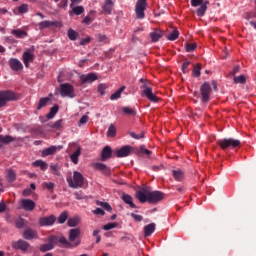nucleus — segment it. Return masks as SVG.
Listing matches in <instances>:
<instances>
[{"instance_id":"obj_17","label":"nucleus","mask_w":256,"mask_h":256,"mask_svg":"<svg viewBox=\"0 0 256 256\" xmlns=\"http://www.w3.org/2000/svg\"><path fill=\"white\" fill-rule=\"evenodd\" d=\"M131 149L132 147L129 145L123 146L122 148L115 150V155L118 158L129 157V155H131Z\"/></svg>"},{"instance_id":"obj_7","label":"nucleus","mask_w":256,"mask_h":256,"mask_svg":"<svg viewBox=\"0 0 256 256\" xmlns=\"http://www.w3.org/2000/svg\"><path fill=\"white\" fill-rule=\"evenodd\" d=\"M15 93L11 91H0V107H5L7 101H14Z\"/></svg>"},{"instance_id":"obj_1","label":"nucleus","mask_w":256,"mask_h":256,"mask_svg":"<svg viewBox=\"0 0 256 256\" xmlns=\"http://www.w3.org/2000/svg\"><path fill=\"white\" fill-rule=\"evenodd\" d=\"M67 183L72 189H79V187H83L85 183V178L80 172L74 171L72 177H67Z\"/></svg>"},{"instance_id":"obj_13","label":"nucleus","mask_w":256,"mask_h":256,"mask_svg":"<svg viewBox=\"0 0 256 256\" xmlns=\"http://www.w3.org/2000/svg\"><path fill=\"white\" fill-rule=\"evenodd\" d=\"M55 245H57V236H51L48 239L47 244H43L40 246V251H42V253H45L46 251H51V249H53Z\"/></svg>"},{"instance_id":"obj_59","label":"nucleus","mask_w":256,"mask_h":256,"mask_svg":"<svg viewBox=\"0 0 256 256\" xmlns=\"http://www.w3.org/2000/svg\"><path fill=\"white\" fill-rule=\"evenodd\" d=\"M50 169H52L54 175H61V173L59 172V166H57V164L51 165Z\"/></svg>"},{"instance_id":"obj_16","label":"nucleus","mask_w":256,"mask_h":256,"mask_svg":"<svg viewBox=\"0 0 256 256\" xmlns=\"http://www.w3.org/2000/svg\"><path fill=\"white\" fill-rule=\"evenodd\" d=\"M13 249H19L20 251H27L29 249L30 245L29 242L20 239L18 241L12 242Z\"/></svg>"},{"instance_id":"obj_32","label":"nucleus","mask_w":256,"mask_h":256,"mask_svg":"<svg viewBox=\"0 0 256 256\" xmlns=\"http://www.w3.org/2000/svg\"><path fill=\"white\" fill-rule=\"evenodd\" d=\"M11 34L15 35L17 39H25L27 37V32L22 29L12 30Z\"/></svg>"},{"instance_id":"obj_2","label":"nucleus","mask_w":256,"mask_h":256,"mask_svg":"<svg viewBox=\"0 0 256 256\" xmlns=\"http://www.w3.org/2000/svg\"><path fill=\"white\" fill-rule=\"evenodd\" d=\"M59 93L61 97H68L69 99H75L77 97L75 87L69 83L60 84Z\"/></svg>"},{"instance_id":"obj_10","label":"nucleus","mask_w":256,"mask_h":256,"mask_svg":"<svg viewBox=\"0 0 256 256\" xmlns=\"http://www.w3.org/2000/svg\"><path fill=\"white\" fill-rule=\"evenodd\" d=\"M165 197V195L163 194V192L160 191H153V192H149L148 195V203H159V201H163V198Z\"/></svg>"},{"instance_id":"obj_55","label":"nucleus","mask_w":256,"mask_h":256,"mask_svg":"<svg viewBox=\"0 0 256 256\" xmlns=\"http://www.w3.org/2000/svg\"><path fill=\"white\" fill-rule=\"evenodd\" d=\"M197 49V44H187L186 45V51L187 53H191Z\"/></svg>"},{"instance_id":"obj_14","label":"nucleus","mask_w":256,"mask_h":256,"mask_svg":"<svg viewBox=\"0 0 256 256\" xmlns=\"http://www.w3.org/2000/svg\"><path fill=\"white\" fill-rule=\"evenodd\" d=\"M35 205V202L31 199L20 200V209H24V211H34Z\"/></svg>"},{"instance_id":"obj_23","label":"nucleus","mask_w":256,"mask_h":256,"mask_svg":"<svg viewBox=\"0 0 256 256\" xmlns=\"http://www.w3.org/2000/svg\"><path fill=\"white\" fill-rule=\"evenodd\" d=\"M57 149H63L61 146H50L42 151V157H49V155H55Z\"/></svg>"},{"instance_id":"obj_24","label":"nucleus","mask_w":256,"mask_h":256,"mask_svg":"<svg viewBox=\"0 0 256 256\" xmlns=\"http://www.w3.org/2000/svg\"><path fill=\"white\" fill-rule=\"evenodd\" d=\"M82 83H93V81H97L98 77L95 73H89L86 76H81Z\"/></svg>"},{"instance_id":"obj_12","label":"nucleus","mask_w":256,"mask_h":256,"mask_svg":"<svg viewBox=\"0 0 256 256\" xmlns=\"http://www.w3.org/2000/svg\"><path fill=\"white\" fill-rule=\"evenodd\" d=\"M72 147H74V149H76V150L70 155V161H72L74 163V165H78L79 157H81L82 148H81V146L77 145L76 143H73Z\"/></svg>"},{"instance_id":"obj_60","label":"nucleus","mask_w":256,"mask_h":256,"mask_svg":"<svg viewBox=\"0 0 256 256\" xmlns=\"http://www.w3.org/2000/svg\"><path fill=\"white\" fill-rule=\"evenodd\" d=\"M87 121H89V116L84 115L80 118L79 120V125H85V123H87Z\"/></svg>"},{"instance_id":"obj_47","label":"nucleus","mask_w":256,"mask_h":256,"mask_svg":"<svg viewBox=\"0 0 256 256\" xmlns=\"http://www.w3.org/2000/svg\"><path fill=\"white\" fill-rule=\"evenodd\" d=\"M77 225H79V218H70L68 220L69 227H77Z\"/></svg>"},{"instance_id":"obj_30","label":"nucleus","mask_w":256,"mask_h":256,"mask_svg":"<svg viewBox=\"0 0 256 256\" xmlns=\"http://www.w3.org/2000/svg\"><path fill=\"white\" fill-rule=\"evenodd\" d=\"M208 5H209V1H205L204 3L200 4V7L196 11L198 17H203V15H205Z\"/></svg>"},{"instance_id":"obj_26","label":"nucleus","mask_w":256,"mask_h":256,"mask_svg":"<svg viewBox=\"0 0 256 256\" xmlns=\"http://www.w3.org/2000/svg\"><path fill=\"white\" fill-rule=\"evenodd\" d=\"M112 153H113V151L111 150V147L105 146L101 153V160L107 161V159H110Z\"/></svg>"},{"instance_id":"obj_15","label":"nucleus","mask_w":256,"mask_h":256,"mask_svg":"<svg viewBox=\"0 0 256 256\" xmlns=\"http://www.w3.org/2000/svg\"><path fill=\"white\" fill-rule=\"evenodd\" d=\"M49 27H61V22L45 20L38 23L40 31H43V29H49Z\"/></svg>"},{"instance_id":"obj_28","label":"nucleus","mask_w":256,"mask_h":256,"mask_svg":"<svg viewBox=\"0 0 256 256\" xmlns=\"http://www.w3.org/2000/svg\"><path fill=\"white\" fill-rule=\"evenodd\" d=\"M96 14L97 12L95 10H91L88 16L84 17L83 23H85V25H90L91 23H93V21H95Z\"/></svg>"},{"instance_id":"obj_11","label":"nucleus","mask_w":256,"mask_h":256,"mask_svg":"<svg viewBox=\"0 0 256 256\" xmlns=\"http://www.w3.org/2000/svg\"><path fill=\"white\" fill-rule=\"evenodd\" d=\"M55 221H57V218L55 217V215L41 217L39 219V225L40 227H51V225L55 224Z\"/></svg>"},{"instance_id":"obj_46","label":"nucleus","mask_w":256,"mask_h":256,"mask_svg":"<svg viewBox=\"0 0 256 256\" xmlns=\"http://www.w3.org/2000/svg\"><path fill=\"white\" fill-rule=\"evenodd\" d=\"M57 243H61V245H64L65 247H69L71 245V243H69V241H67V239L63 236L60 238L57 237Z\"/></svg>"},{"instance_id":"obj_35","label":"nucleus","mask_w":256,"mask_h":256,"mask_svg":"<svg viewBox=\"0 0 256 256\" xmlns=\"http://www.w3.org/2000/svg\"><path fill=\"white\" fill-rule=\"evenodd\" d=\"M49 101H51L49 97L41 98L38 102L37 110L40 111L43 107H47V105H49Z\"/></svg>"},{"instance_id":"obj_58","label":"nucleus","mask_w":256,"mask_h":256,"mask_svg":"<svg viewBox=\"0 0 256 256\" xmlns=\"http://www.w3.org/2000/svg\"><path fill=\"white\" fill-rule=\"evenodd\" d=\"M131 217L134 218L138 223H141L143 221V216L135 213H131Z\"/></svg>"},{"instance_id":"obj_62","label":"nucleus","mask_w":256,"mask_h":256,"mask_svg":"<svg viewBox=\"0 0 256 256\" xmlns=\"http://www.w3.org/2000/svg\"><path fill=\"white\" fill-rule=\"evenodd\" d=\"M31 193H33L31 188H26L25 190H23L22 195H23V197H29L31 195Z\"/></svg>"},{"instance_id":"obj_33","label":"nucleus","mask_w":256,"mask_h":256,"mask_svg":"<svg viewBox=\"0 0 256 256\" xmlns=\"http://www.w3.org/2000/svg\"><path fill=\"white\" fill-rule=\"evenodd\" d=\"M6 179H7L8 183H13V181H15L17 179V174L15 173L14 170L9 169L6 172Z\"/></svg>"},{"instance_id":"obj_5","label":"nucleus","mask_w":256,"mask_h":256,"mask_svg":"<svg viewBox=\"0 0 256 256\" xmlns=\"http://www.w3.org/2000/svg\"><path fill=\"white\" fill-rule=\"evenodd\" d=\"M145 9H147V0H138L135 8L137 19H145Z\"/></svg>"},{"instance_id":"obj_57","label":"nucleus","mask_w":256,"mask_h":256,"mask_svg":"<svg viewBox=\"0 0 256 256\" xmlns=\"http://www.w3.org/2000/svg\"><path fill=\"white\" fill-rule=\"evenodd\" d=\"M54 1L58 3V7L60 8L67 7V3H69L68 0H54Z\"/></svg>"},{"instance_id":"obj_44","label":"nucleus","mask_w":256,"mask_h":256,"mask_svg":"<svg viewBox=\"0 0 256 256\" xmlns=\"http://www.w3.org/2000/svg\"><path fill=\"white\" fill-rule=\"evenodd\" d=\"M69 217V214L67 212H62L60 216L58 217V223L63 224L65 221H67V218Z\"/></svg>"},{"instance_id":"obj_4","label":"nucleus","mask_w":256,"mask_h":256,"mask_svg":"<svg viewBox=\"0 0 256 256\" xmlns=\"http://www.w3.org/2000/svg\"><path fill=\"white\" fill-rule=\"evenodd\" d=\"M142 89V97H146L148 101H151V103H159V97L153 93V88L144 84Z\"/></svg>"},{"instance_id":"obj_63","label":"nucleus","mask_w":256,"mask_h":256,"mask_svg":"<svg viewBox=\"0 0 256 256\" xmlns=\"http://www.w3.org/2000/svg\"><path fill=\"white\" fill-rule=\"evenodd\" d=\"M94 215H105V211L101 208H96L93 210Z\"/></svg>"},{"instance_id":"obj_56","label":"nucleus","mask_w":256,"mask_h":256,"mask_svg":"<svg viewBox=\"0 0 256 256\" xmlns=\"http://www.w3.org/2000/svg\"><path fill=\"white\" fill-rule=\"evenodd\" d=\"M15 225L18 229H23V226L25 225V222L22 218H19L15 221Z\"/></svg>"},{"instance_id":"obj_19","label":"nucleus","mask_w":256,"mask_h":256,"mask_svg":"<svg viewBox=\"0 0 256 256\" xmlns=\"http://www.w3.org/2000/svg\"><path fill=\"white\" fill-rule=\"evenodd\" d=\"M9 66L12 71H22L23 70V63L19 61L17 58H11L9 60Z\"/></svg>"},{"instance_id":"obj_29","label":"nucleus","mask_w":256,"mask_h":256,"mask_svg":"<svg viewBox=\"0 0 256 256\" xmlns=\"http://www.w3.org/2000/svg\"><path fill=\"white\" fill-rule=\"evenodd\" d=\"M155 233V223L148 224L144 227V237H149Z\"/></svg>"},{"instance_id":"obj_39","label":"nucleus","mask_w":256,"mask_h":256,"mask_svg":"<svg viewBox=\"0 0 256 256\" xmlns=\"http://www.w3.org/2000/svg\"><path fill=\"white\" fill-rule=\"evenodd\" d=\"M67 35L70 41H76L77 37H79V33L73 29H69Z\"/></svg>"},{"instance_id":"obj_45","label":"nucleus","mask_w":256,"mask_h":256,"mask_svg":"<svg viewBox=\"0 0 256 256\" xmlns=\"http://www.w3.org/2000/svg\"><path fill=\"white\" fill-rule=\"evenodd\" d=\"M96 204L99 205L100 207H103V209H105L106 211H111L113 209L111 205H109V203L107 202L97 201Z\"/></svg>"},{"instance_id":"obj_36","label":"nucleus","mask_w":256,"mask_h":256,"mask_svg":"<svg viewBox=\"0 0 256 256\" xmlns=\"http://www.w3.org/2000/svg\"><path fill=\"white\" fill-rule=\"evenodd\" d=\"M85 13V8L83 6L72 7V11H70V15H83Z\"/></svg>"},{"instance_id":"obj_51","label":"nucleus","mask_w":256,"mask_h":256,"mask_svg":"<svg viewBox=\"0 0 256 256\" xmlns=\"http://www.w3.org/2000/svg\"><path fill=\"white\" fill-rule=\"evenodd\" d=\"M29 11V6L27 4H22L18 7V12L23 14Z\"/></svg>"},{"instance_id":"obj_53","label":"nucleus","mask_w":256,"mask_h":256,"mask_svg":"<svg viewBox=\"0 0 256 256\" xmlns=\"http://www.w3.org/2000/svg\"><path fill=\"white\" fill-rule=\"evenodd\" d=\"M98 41L99 43H109V38H107V36H105L104 34H99Z\"/></svg>"},{"instance_id":"obj_49","label":"nucleus","mask_w":256,"mask_h":256,"mask_svg":"<svg viewBox=\"0 0 256 256\" xmlns=\"http://www.w3.org/2000/svg\"><path fill=\"white\" fill-rule=\"evenodd\" d=\"M201 75V64H197L193 69V76L199 77Z\"/></svg>"},{"instance_id":"obj_48","label":"nucleus","mask_w":256,"mask_h":256,"mask_svg":"<svg viewBox=\"0 0 256 256\" xmlns=\"http://www.w3.org/2000/svg\"><path fill=\"white\" fill-rule=\"evenodd\" d=\"M122 111L125 113V115H136L135 109L131 107H124Z\"/></svg>"},{"instance_id":"obj_61","label":"nucleus","mask_w":256,"mask_h":256,"mask_svg":"<svg viewBox=\"0 0 256 256\" xmlns=\"http://www.w3.org/2000/svg\"><path fill=\"white\" fill-rule=\"evenodd\" d=\"M203 0H191L192 7H199V5H202Z\"/></svg>"},{"instance_id":"obj_34","label":"nucleus","mask_w":256,"mask_h":256,"mask_svg":"<svg viewBox=\"0 0 256 256\" xmlns=\"http://www.w3.org/2000/svg\"><path fill=\"white\" fill-rule=\"evenodd\" d=\"M32 165L34 167H39L41 169V171H47V168L49 167L47 165V162H45L43 160H36L35 162H33Z\"/></svg>"},{"instance_id":"obj_20","label":"nucleus","mask_w":256,"mask_h":256,"mask_svg":"<svg viewBox=\"0 0 256 256\" xmlns=\"http://www.w3.org/2000/svg\"><path fill=\"white\" fill-rule=\"evenodd\" d=\"M92 167L96 171H101L102 173H105V175H109V173H111V171L109 170V167H107V165H105L101 162L93 163Z\"/></svg>"},{"instance_id":"obj_43","label":"nucleus","mask_w":256,"mask_h":256,"mask_svg":"<svg viewBox=\"0 0 256 256\" xmlns=\"http://www.w3.org/2000/svg\"><path fill=\"white\" fill-rule=\"evenodd\" d=\"M234 83H240L241 85H244V83H247V78H245V75L234 77Z\"/></svg>"},{"instance_id":"obj_25","label":"nucleus","mask_w":256,"mask_h":256,"mask_svg":"<svg viewBox=\"0 0 256 256\" xmlns=\"http://www.w3.org/2000/svg\"><path fill=\"white\" fill-rule=\"evenodd\" d=\"M163 37V31L160 29H155L153 32L150 33V39H152L153 43H157L159 39Z\"/></svg>"},{"instance_id":"obj_38","label":"nucleus","mask_w":256,"mask_h":256,"mask_svg":"<svg viewBox=\"0 0 256 256\" xmlns=\"http://www.w3.org/2000/svg\"><path fill=\"white\" fill-rule=\"evenodd\" d=\"M57 113H59V106L58 105H54L50 109V112L47 114V119H53V117H55V115H57Z\"/></svg>"},{"instance_id":"obj_6","label":"nucleus","mask_w":256,"mask_h":256,"mask_svg":"<svg viewBox=\"0 0 256 256\" xmlns=\"http://www.w3.org/2000/svg\"><path fill=\"white\" fill-rule=\"evenodd\" d=\"M79 235H81V230L79 228L71 229L69 232V241L71 243V247H77L80 245L81 240L79 239Z\"/></svg>"},{"instance_id":"obj_21","label":"nucleus","mask_w":256,"mask_h":256,"mask_svg":"<svg viewBox=\"0 0 256 256\" xmlns=\"http://www.w3.org/2000/svg\"><path fill=\"white\" fill-rule=\"evenodd\" d=\"M113 7H115L113 0H105L104 5L102 6L106 15H111V13H113Z\"/></svg>"},{"instance_id":"obj_3","label":"nucleus","mask_w":256,"mask_h":256,"mask_svg":"<svg viewBox=\"0 0 256 256\" xmlns=\"http://www.w3.org/2000/svg\"><path fill=\"white\" fill-rule=\"evenodd\" d=\"M217 144L223 150H225V149H235L236 147H239V145H241V141L240 140H235V139H232V138H224L222 140H218Z\"/></svg>"},{"instance_id":"obj_22","label":"nucleus","mask_w":256,"mask_h":256,"mask_svg":"<svg viewBox=\"0 0 256 256\" xmlns=\"http://www.w3.org/2000/svg\"><path fill=\"white\" fill-rule=\"evenodd\" d=\"M37 231L28 228L23 232V237L27 240V241H31L33 239H37Z\"/></svg>"},{"instance_id":"obj_40","label":"nucleus","mask_w":256,"mask_h":256,"mask_svg":"<svg viewBox=\"0 0 256 256\" xmlns=\"http://www.w3.org/2000/svg\"><path fill=\"white\" fill-rule=\"evenodd\" d=\"M117 135V128L111 124L107 131V137H115Z\"/></svg>"},{"instance_id":"obj_9","label":"nucleus","mask_w":256,"mask_h":256,"mask_svg":"<svg viewBox=\"0 0 256 256\" xmlns=\"http://www.w3.org/2000/svg\"><path fill=\"white\" fill-rule=\"evenodd\" d=\"M22 61L27 69H29L31 63L35 61V54L31 50H27L22 55Z\"/></svg>"},{"instance_id":"obj_8","label":"nucleus","mask_w":256,"mask_h":256,"mask_svg":"<svg viewBox=\"0 0 256 256\" xmlns=\"http://www.w3.org/2000/svg\"><path fill=\"white\" fill-rule=\"evenodd\" d=\"M200 93L202 96V101L207 103L211 97V85L209 83H204L200 88Z\"/></svg>"},{"instance_id":"obj_42","label":"nucleus","mask_w":256,"mask_h":256,"mask_svg":"<svg viewBox=\"0 0 256 256\" xmlns=\"http://www.w3.org/2000/svg\"><path fill=\"white\" fill-rule=\"evenodd\" d=\"M173 177L176 181H181L183 179V171L181 170H174Z\"/></svg>"},{"instance_id":"obj_64","label":"nucleus","mask_w":256,"mask_h":256,"mask_svg":"<svg viewBox=\"0 0 256 256\" xmlns=\"http://www.w3.org/2000/svg\"><path fill=\"white\" fill-rule=\"evenodd\" d=\"M88 43H91V38L89 36L80 41V45H87Z\"/></svg>"},{"instance_id":"obj_50","label":"nucleus","mask_w":256,"mask_h":256,"mask_svg":"<svg viewBox=\"0 0 256 256\" xmlns=\"http://www.w3.org/2000/svg\"><path fill=\"white\" fill-rule=\"evenodd\" d=\"M107 84H99L98 85V93H100V95H105V91H107Z\"/></svg>"},{"instance_id":"obj_41","label":"nucleus","mask_w":256,"mask_h":256,"mask_svg":"<svg viewBox=\"0 0 256 256\" xmlns=\"http://www.w3.org/2000/svg\"><path fill=\"white\" fill-rule=\"evenodd\" d=\"M116 227H119V223L117 222H110L108 224H105L103 226L104 231H111V229H115Z\"/></svg>"},{"instance_id":"obj_31","label":"nucleus","mask_w":256,"mask_h":256,"mask_svg":"<svg viewBox=\"0 0 256 256\" xmlns=\"http://www.w3.org/2000/svg\"><path fill=\"white\" fill-rule=\"evenodd\" d=\"M125 91V86H121L118 90H116L111 96V101H117V99L121 98V94Z\"/></svg>"},{"instance_id":"obj_27","label":"nucleus","mask_w":256,"mask_h":256,"mask_svg":"<svg viewBox=\"0 0 256 256\" xmlns=\"http://www.w3.org/2000/svg\"><path fill=\"white\" fill-rule=\"evenodd\" d=\"M122 201H124V203H126V205H129V207H131V209H135L137 207L135 205V203H133V197H131V195H129V194H123Z\"/></svg>"},{"instance_id":"obj_18","label":"nucleus","mask_w":256,"mask_h":256,"mask_svg":"<svg viewBox=\"0 0 256 256\" xmlns=\"http://www.w3.org/2000/svg\"><path fill=\"white\" fill-rule=\"evenodd\" d=\"M136 199H138L140 203H147V201L149 202V191L145 189L137 191Z\"/></svg>"},{"instance_id":"obj_37","label":"nucleus","mask_w":256,"mask_h":256,"mask_svg":"<svg viewBox=\"0 0 256 256\" xmlns=\"http://www.w3.org/2000/svg\"><path fill=\"white\" fill-rule=\"evenodd\" d=\"M168 41H177L179 39V30L175 28L170 34L167 35Z\"/></svg>"},{"instance_id":"obj_52","label":"nucleus","mask_w":256,"mask_h":256,"mask_svg":"<svg viewBox=\"0 0 256 256\" xmlns=\"http://www.w3.org/2000/svg\"><path fill=\"white\" fill-rule=\"evenodd\" d=\"M129 135L130 137H132V139H143L145 137V134L143 132L140 134H136L135 132H130Z\"/></svg>"},{"instance_id":"obj_54","label":"nucleus","mask_w":256,"mask_h":256,"mask_svg":"<svg viewBox=\"0 0 256 256\" xmlns=\"http://www.w3.org/2000/svg\"><path fill=\"white\" fill-rule=\"evenodd\" d=\"M1 143H11L13 138L11 136H0Z\"/></svg>"}]
</instances>
